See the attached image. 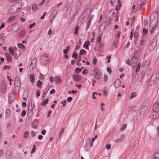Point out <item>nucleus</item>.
I'll return each instance as SVG.
<instances>
[{
	"mask_svg": "<svg viewBox=\"0 0 159 159\" xmlns=\"http://www.w3.org/2000/svg\"><path fill=\"white\" fill-rule=\"evenodd\" d=\"M22 5L20 2L16 3L15 4L13 5L9 8V12L11 14H13L17 11V10L21 8Z\"/></svg>",
	"mask_w": 159,
	"mask_h": 159,
	"instance_id": "obj_1",
	"label": "nucleus"
},
{
	"mask_svg": "<svg viewBox=\"0 0 159 159\" xmlns=\"http://www.w3.org/2000/svg\"><path fill=\"white\" fill-rule=\"evenodd\" d=\"M157 14L156 13H154V14L151 15L150 17V21L149 22V25L150 26H152L153 25H157V23L158 21L157 18Z\"/></svg>",
	"mask_w": 159,
	"mask_h": 159,
	"instance_id": "obj_2",
	"label": "nucleus"
},
{
	"mask_svg": "<svg viewBox=\"0 0 159 159\" xmlns=\"http://www.w3.org/2000/svg\"><path fill=\"white\" fill-rule=\"evenodd\" d=\"M20 83L19 77L17 76L16 77L15 80L14 87L16 92L18 93L20 87Z\"/></svg>",
	"mask_w": 159,
	"mask_h": 159,
	"instance_id": "obj_3",
	"label": "nucleus"
},
{
	"mask_svg": "<svg viewBox=\"0 0 159 159\" xmlns=\"http://www.w3.org/2000/svg\"><path fill=\"white\" fill-rule=\"evenodd\" d=\"M94 77L96 79H99L102 76V75L100 70L98 68H95L93 70Z\"/></svg>",
	"mask_w": 159,
	"mask_h": 159,
	"instance_id": "obj_4",
	"label": "nucleus"
},
{
	"mask_svg": "<svg viewBox=\"0 0 159 159\" xmlns=\"http://www.w3.org/2000/svg\"><path fill=\"white\" fill-rule=\"evenodd\" d=\"M138 53L136 51H135L131 59V65L132 66L134 67L136 65L138 61L137 59Z\"/></svg>",
	"mask_w": 159,
	"mask_h": 159,
	"instance_id": "obj_5",
	"label": "nucleus"
},
{
	"mask_svg": "<svg viewBox=\"0 0 159 159\" xmlns=\"http://www.w3.org/2000/svg\"><path fill=\"white\" fill-rule=\"evenodd\" d=\"M157 45V41L155 39H153L152 43L149 45L148 49L150 51H152Z\"/></svg>",
	"mask_w": 159,
	"mask_h": 159,
	"instance_id": "obj_6",
	"label": "nucleus"
},
{
	"mask_svg": "<svg viewBox=\"0 0 159 159\" xmlns=\"http://www.w3.org/2000/svg\"><path fill=\"white\" fill-rule=\"evenodd\" d=\"M42 62L43 63L49 61L50 59L49 57L45 54H43L41 56Z\"/></svg>",
	"mask_w": 159,
	"mask_h": 159,
	"instance_id": "obj_7",
	"label": "nucleus"
},
{
	"mask_svg": "<svg viewBox=\"0 0 159 159\" xmlns=\"http://www.w3.org/2000/svg\"><path fill=\"white\" fill-rule=\"evenodd\" d=\"M159 116V114L158 112L153 111L151 112L150 117L151 118H152L153 119H157Z\"/></svg>",
	"mask_w": 159,
	"mask_h": 159,
	"instance_id": "obj_8",
	"label": "nucleus"
},
{
	"mask_svg": "<svg viewBox=\"0 0 159 159\" xmlns=\"http://www.w3.org/2000/svg\"><path fill=\"white\" fill-rule=\"evenodd\" d=\"M72 78L73 80L76 82H78L82 79L81 76L77 74H73L72 75Z\"/></svg>",
	"mask_w": 159,
	"mask_h": 159,
	"instance_id": "obj_9",
	"label": "nucleus"
},
{
	"mask_svg": "<svg viewBox=\"0 0 159 159\" xmlns=\"http://www.w3.org/2000/svg\"><path fill=\"white\" fill-rule=\"evenodd\" d=\"M0 89L2 93H5L6 91V86L5 84L2 83L0 86Z\"/></svg>",
	"mask_w": 159,
	"mask_h": 159,
	"instance_id": "obj_10",
	"label": "nucleus"
},
{
	"mask_svg": "<svg viewBox=\"0 0 159 159\" xmlns=\"http://www.w3.org/2000/svg\"><path fill=\"white\" fill-rule=\"evenodd\" d=\"M152 110L153 111L158 112H159V104L157 103H155L152 106Z\"/></svg>",
	"mask_w": 159,
	"mask_h": 159,
	"instance_id": "obj_11",
	"label": "nucleus"
},
{
	"mask_svg": "<svg viewBox=\"0 0 159 159\" xmlns=\"http://www.w3.org/2000/svg\"><path fill=\"white\" fill-rule=\"evenodd\" d=\"M15 99V96L14 94L13 93H11L8 97V102L10 103H11L14 101Z\"/></svg>",
	"mask_w": 159,
	"mask_h": 159,
	"instance_id": "obj_12",
	"label": "nucleus"
},
{
	"mask_svg": "<svg viewBox=\"0 0 159 159\" xmlns=\"http://www.w3.org/2000/svg\"><path fill=\"white\" fill-rule=\"evenodd\" d=\"M148 107L146 106H143L140 109V114L141 115H143L144 114L145 111L147 110Z\"/></svg>",
	"mask_w": 159,
	"mask_h": 159,
	"instance_id": "obj_13",
	"label": "nucleus"
},
{
	"mask_svg": "<svg viewBox=\"0 0 159 159\" xmlns=\"http://www.w3.org/2000/svg\"><path fill=\"white\" fill-rule=\"evenodd\" d=\"M121 85V81L120 80L118 79H116L114 83V86L116 88H118Z\"/></svg>",
	"mask_w": 159,
	"mask_h": 159,
	"instance_id": "obj_14",
	"label": "nucleus"
},
{
	"mask_svg": "<svg viewBox=\"0 0 159 159\" xmlns=\"http://www.w3.org/2000/svg\"><path fill=\"white\" fill-rule=\"evenodd\" d=\"M156 80L151 78L148 83V85L150 86H153L156 84Z\"/></svg>",
	"mask_w": 159,
	"mask_h": 159,
	"instance_id": "obj_15",
	"label": "nucleus"
},
{
	"mask_svg": "<svg viewBox=\"0 0 159 159\" xmlns=\"http://www.w3.org/2000/svg\"><path fill=\"white\" fill-rule=\"evenodd\" d=\"M19 29L18 25L17 24H13L11 26L12 31L15 32L17 31Z\"/></svg>",
	"mask_w": 159,
	"mask_h": 159,
	"instance_id": "obj_16",
	"label": "nucleus"
},
{
	"mask_svg": "<svg viewBox=\"0 0 159 159\" xmlns=\"http://www.w3.org/2000/svg\"><path fill=\"white\" fill-rule=\"evenodd\" d=\"M5 55L6 57L7 60L8 62H11L12 61V58L11 55L8 53L6 52Z\"/></svg>",
	"mask_w": 159,
	"mask_h": 159,
	"instance_id": "obj_17",
	"label": "nucleus"
},
{
	"mask_svg": "<svg viewBox=\"0 0 159 159\" xmlns=\"http://www.w3.org/2000/svg\"><path fill=\"white\" fill-rule=\"evenodd\" d=\"M54 81L56 83L60 84L62 82V80L60 79L59 76H57L55 77Z\"/></svg>",
	"mask_w": 159,
	"mask_h": 159,
	"instance_id": "obj_18",
	"label": "nucleus"
},
{
	"mask_svg": "<svg viewBox=\"0 0 159 159\" xmlns=\"http://www.w3.org/2000/svg\"><path fill=\"white\" fill-rule=\"evenodd\" d=\"M49 90V88L48 86H47L46 89L44 90L43 94L42 96V99H43L47 93L48 92V91Z\"/></svg>",
	"mask_w": 159,
	"mask_h": 159,
	"instance_id": "obj_19",
	"label": "nucleus"
},
{
	"mask_svg": "<svg viewBox=\"0 0 159 159\" xmlns=\"http://www.w3.org/2000/svg\"><path fill=\"white\" fill-rule=\"evenodd\" d=\"M70 49V47L69 46H67L66 49H64L63 50V53L65 54H67V52L69 51Z\"/></svg>",
	"mask_w": 159,
	"mask_h": 159,
	"instance_id": "obj_20",
	"label": "nucleus"
},
{
	"mask_svg": "<svg viewBox=\"0 0 159 159\" xmlns=\"http://www.w3.org/2000/svg\"><path fill=\"white\" fill-rule=\"evenodd\" d=\"M30 80L32 83H33L34 81V75L33 74H31L30 75Z\"/></svg>",
	"mask_w": 159,
	"mask_h": 159,
	"instance_id": "obj_21",
	"label": "nucleus"
},
{
	"mask_svg": "<svg viewBox=\"0 0 159 159\" xmlns=\"http://www.w3.org/2000/svg\"><path fill=\"white\" fill-rule=\"evenodd\" d=\"M5 114L6 115V118H8L10 115V110L9 109L7 108L6 110Z\"/></svg>",
	"mask_w": 159,
	"mask_h": 159,
	"instance_id": "obj_22",
	"label": "nucleus"
},
{
	"mask_svg": "<svg viewBox=\"0 0 159 159\" xmlns=\"http://www.w3.org/2000/svg\"><path fill=\"white\" fill-rule=\"evenodd\" d=\"M57 12V10L56 9H54L52 11V14L53 15V16L52 17V19H53L56 15Z\"/></svg>",
	"mask_w": 159,
	"mask_h": 159,
	"instance_id": "obj_23",
	"label": "nucleus"
},
{
	"mask_svg": "<svg viewBox=\"0 0 159 159\" xmlns=\"http://www.w3.org/2000/svg\"><path fill=\"white\" fill-rule=\"evenodd\" d=\"M90 45V42L89 41H86L84 44L83 47L84 48H87L89 47V46Z\"/></svg>",
	"mask_w": 159,
	"mask_h": 159,
	"instance_id": "obj_24",
	"label": "nucleus"
},
{
	"mask_svg": "<svg viewBox=\"0 0 159 159\" xmlns=\"http://www.w3.org/2000/svg\"><path fill=\"white\" fill-rule=\"evenodd\" d=\"M33 110H28L27 112V116L28 118H30V117L32 115Z\"/></svg>",
	"mask_w": 159,
	"mask_h": 159,
	"instance_id": "obj_25",
	"label": "nucleus"
},
{
	"mask_svg": "<svg viewBox=\"0 0 159 159\" xmlns=\"http://www.w3.org/2000/svg\"><path fill=\"white\" fill-rule=\"evenodd\" d=\"M48 102V99H46L44 100L43 102L41 103V105L44 106L47 104Z\"/></svg>",
	"mask_w": 159,
	"mask_h": 159,
	"instance_id": "obj_26",
	"label": "nucleus"
},
{
	"mask_svg": "<svg viewBox=\"0 0 159 159\" xmlns=\"http://www.w3.org/2000/svg\"><path fill=\"white\" fill-rule=\"evenodd\" d=\"M25 34V32L24 30L21 31L19 34V36L20 37H22L24 36Z\"/></svg>",
	"mask_w": 159,
	"mask_h": 159,
	"instance_id": "obj_27",
	"label": "nucleus"
},
{
	"mask_svg": "<svg viewBox=\"0 0 159 159\" xmlns=\"http://www.w3.org/2000/svg\"><path fill=\"white\" fill-rule=\"evenodd\" d=\"M140 63H138L135 72L136 73L138 72L140 70Z\"/></svg>",
	"mask_w": 159,
	"mask_h": 159,
	"instance_id": "obj_28",
	"label": "nucleus"
},
{
	"mask_svg": "<svg viewBox=\"0 0 159 159\" xmlns=\"http://www.w3.org/2000/svg\"><path fill=\"white\" fill-rule=\"evenodd\" d=\"M16 17L15 16H12L8 19V21L9 22H11L12 20L15 19Z\"/></svg>",
	"mask_w": 159,
	"mask_h": 159,
	"instance_id": "obj_29",
	"label": "nucleus"
},
{
	"mask_svg": "<svg viewBox=\"0 0 159 159\" xmlns=\"http://www.w3.org/2000/svg\"><path fill=\"white\" fill-rule=\"evenodd\" d=\"M154 158L153 159H159V153H155L154 155Z\"/></svg>",
	"mask_w": 159,
	"mask_h": 159,
	"instance_id": "obj_30",
	"label": "nucleus"
},
{
	"mask_svg": "<svg viewBox=\"0 0 159 159\" xmlns=\"http://www.w3.org/2000/svg\"><path fill=\"white\" fill-rule=\"evenodd\" d=\"M37 59L35 58L33 60L31 61L30 66H31L33 64H36Z\"/></svg>",
	"mask_w": 159,
	"mask_h": 159,
	"instance_id": "obj_31",
	"label": "nucleus"
},
{
	"mask_svg": "<svg viewBox=\"0 0 159 159\" xmlns=\"http://www.w3.org/2000/svg\"><path fill=\"white\" fill-rule=\"evenodd\" d=\"M74 59H76L77 58V53L76 52H74L71 56Z\"/></svg>",
	"mask_w": 159,
	"mask_h": 159,
	"instance_id": "obj_32",
	"label": "nucleus"
},
{
	"mask_svg": "<svg viewBox=\"0 0 159 159\" xmlns=\"http://www.w3.org/2000/svg\"><path fill=\"white\" fill-rule=\"evenodd\" d=\"M151 78L155 79V80H156L157 79V73H155L153 74L152 75V76Z\"/></svg>",
	"mask_w": 159,
	"mask_h": 159,
	"instance_id": "obj_33",
	"label": "nucleus"
},
{
	"mask_svg": "<svg viewBox=\"0 0 159 159\" xmlns=\"http://www.w3.org/2000/svg\"><path fill=\"white\" fill-rule=\"evenodd\" d=\"M17 46L19 48L23 49L25 48L24 45L21 43H17Z\"/></svg>",
	"mask_w": 159,
	"mask_h": 159,
	"instance_id": "obj_34",
	"label": "nucleus"
},
{
	"mask_svg": "<svg viewBox=\"0 0 159 159\" xmlns=\"http://www.w3.org/2000/svg\"><path fill=\"white\" fill-rule=\"evenodd\" d=\"M29 134V132L28 131H25L23 135V137L25 139L27 138L28 137Z\"/></svg>",
	"mask_w": 159,
	"mask_h": 159,
	"instance_id": "obj_35",
	"label": "nucleus"
},
{
	"mask_svg": "<svg viewBox=\"0 0 159 159\" xmlns=\"http://www.w3.org/2000/svg\"><path fill=\"white\" fill-rule=\"evenodd\" d=\"M81 60V57L80 56H79V60L77 62V65L79 66H80L81 65V64L80 63V61Z\"/></svg>",
	"mask_w": 159,
	"mask_h": 159,
	"instance_id": "obj_36",
	"label": "nucleus"
},
{
	"mask_svg": "<svg viewBox=\"0 0 159 159\" xmlns=\"http://www.w3.org/2000/svg\"><path fill=\"white\" fill-rule=\"evenodd\" d=\"M81 68L78 67H77L75 70V72L76 73H79L80 72H81Z\"/></svg>",
	"mask_w": 159,
	"mask_h": 159,
	"instance_id": "obj_37",
	"label": "nucleus"
},
{
	"mask_svg": "<svg viewBox=\"0 0 159 159\" xmlns=\"http://www.w3.org/2000/svg\"><path fill=\"white\" fill-rule=\"evenodd\" d=\"M79 27L78 26H76L75 29L74 34L75 35H76L78 34V32L79 30Z\"/></svg>",
	"mask_w": 159,
	"mask_h": 159,
	"instance_id": "obj_38",
	"label": "nucleus"
},
{
	"mask_svg": "<svg viewBox=\"0 0 159 159\" xmlns=\"http://www.w3.org/2000/svg\"><path fill=\"white\" fill-rule=\"evenodd\" d=\"M9 53L12 55H13L14 54V52L13 49L12 48H9Z\"/></svg>",
	"mask_w": 159,
	"mask_h": 159,
	"instance_id": "obj_39",
	"label": "nucleus"
},
{
	"mask_svg": "<svg viewBox=\"0 0 159 159\" xmlns=\"http://www.w3.org/2000/svg\"><path fill=\"white\" fill-rule=\"evenodd\" d=\"M136 95V93L135 92H134L131 94V95L130 96V99H132L135 97Z\"/></svg>",
	"mask_w": 159,
	"mask_h": 159,
	"instance_id": "obj_40",
	"label": "nucleus"
},
{
	"mask_svg": "<svg viewBox=\"0 0 159 159\" xmlns=\"http://www.w3.org/2000/svg\"><path fill=\"white\" fill-rule=\"evenodd\" d=\"M86 52V51L84 49H82L81 50L79 54V56H80L81 55L84 54L85 52Z\"/></svg>",
	"mask_w": 159,
	"mask_h": 159,
	"instance_id": "obj_41",
	"label": "nucleus"
},
{
	"mask_svg": "<svg viewBox=\"0 0 159 159\" xmlns=\"http://www.w3.org/2000/svg\"><path fill=\"white\" fill-rule=\"evenodd\" d=\"M148 32V30L145 28L143 29V34L145 35L147 34Z\"/></svg>",
	"mask_w": 159,
	"mask_h": 159,
	"instance_id": "obj_42",
	"label": "nucleus"
},
{
	"mask_svg": "<svg viewBox=\"0 0 159 159\" xmlns=\"http://www.w3.org/2000/svg\"><path fill=\"white\" fill-rule=\"evenodd\" d=\"M97 60L96 59V57H95L93 60V64L94 65H95L97 63Z\"/></svg>",
	"mask_w": 159,
	"mask_h": 159,
	"instance_id": "obj_43",
	"label": "nucleus"
},
{
	"mask_svg": "<svg viewBox=\"0 0 159 159\" xmlns=\"http://www.w3.org/2000/svg\"><path fill=\"white\" fill-rule=\"evenodd\" d=\"M139 108L137 106H133L132 107V110L134 111H135L136 110H138Z\"/></svg>",
	"mask_w": 159,
	"mask_h": 159,
	"instance_id": "obj_44",
	"label": "nucleus"
},
{
	"mask_svg": "<svg viewBox=\"0 0 159 159\" xmlns=\"http://www.w3.org/2000/svg\"><path fill=\"white\" fill-rule=\"evenodd\" d=\"M37 5L36 4H33L32 5V9L34 10H36Z\"/></svg>",
	"mask_w": 159,
	"mask_h": 159,
	"instance_id": "obj_45",
	"label": "nucleus"
},
{
	"mask_svg": "<svg viewBox=\"0 0 159 159\" xmlns=\"http://www.w3.org/2000/svg\"><path fill=\"white\" fill-rule=\"evenodd\" d=\"M107 62L108 63H110L111 61L110 58H111V56H107Z\"/></svg>",
	"mask_w": 159,
	"mask_h": 159,
	"instance_id": "obj_46",
	"label": "nucleus"
},
{
	"mask_svg": "<svg viewBox=\"0 0 159 159\" xmlns=\"http://www.w3.org/2000/svg\"><path fill=\"white\" fill-rule=\"evenodd\" d=\"M11 68V67L10 66L5 65L3 67V69L5 70H6L7 69L8 70H10Z\"/></svg>",
	"mask_w": 159,
	"mask_h": 159,
	"instance_id": "obj_47",
	"label": "nucleus"
},
{
	"mask_svg": "<svg viewBox=\"0 0 159 159\" xmlns=\"http://www.w3.org/2000/svg\"><path fill=\"white\" fill-rule=\"evenodd\" d=\"M156 26H157L156 24H155V25H153V27H152V28L151 30V33H152L154 32V31L155 29V28L156 27Z\"/></svg>",
	"mask_w": 159,
	"mask_h": 159,
	"instance_id": "obj_48",
	"label": "nucleus"
},
{
	"mask_svg": "<svg viewBox=\"0 0 159 159\" xmlns=\"http://www.w3.org/2000/svg\"><path fill=\"white\" fill-rule=\"evenodd\" d=\"M39 78L41 80H43L44 79V76L41 73H40L39 75Z\"/></svg>",
	"mask_w": 159,
	"mask_h": 159,
	"instance_id": "obj_49",
	"label": "nucleus"
},
{
	"mask_svg": "<svg viewBox=\"0 0 159 159\" xmlns=\"http://www.w3.org/2000/svg\"><path fill=\"white\" fill-rule=\"evenodd\" d=\"M127 125L126 124L123 125L122 127L120 128V130L121 131L124 130L126 127Z\"/></svg>",
	"mask_w": 159,
	"mask_h": 159,
	"instance_id": "obj_50",
	"label": "nucleus"
},
{
	"mask_svg": "<svg viewBox=\"0 0 159 159\" xmlns=\"http://www.w3.org/2000/svg\"><path fill=\"white\" fill-rule=\"evenodd\" d=\"M102 37L101 36H98L97 38V43H99L101 41Z\"/></svg>",
	"mask_w": 159,
	"mask_h": 159,
	"instance_id": "obj_51",
	"label": "nucleus"
},
{
	"mask_svg": "<svg viewBox=\"0 0 159 159\" xmlns=\"http://www.w3.org/2000/svg\"><path fill=\"white\" fill-rule=\"evenodd\" d=\"M107 71L109 73L111 74L112 72L111 68L110 67H107Z\"/></svg>",
	"mask_w": 159,
	"mask_h": 159,
	"instance_id": "obj_52",
	"label": "nucleus"
},
{
	"mask_svg": "<svg viewBox=\"0 0 159 159\" xmlns=\"http://www.w3.org/2000/svg\"><path fill=\"white\" fill-rule=\"evenodd\" d=\"M88 73V70L85 69L82 72V73L83 74V75H85V74H86Z\"/></svg>",
	"mask_w": 159,
	"mask_h": 159,
	"instance_id": "obj_53",
	"label": "nucleus"
},
{
	"mask_svg": "<svg viewBox=\"0 0 159 159\" xmlns=\"http://www.w3.org/2000/svg\"><path fill=\"white\" fill-rule=\"evenodd\" d=\"M139 35L138 32H135L134 34V37L135 39H137Z\"/></svg>",
	"mask_w": 159,
	"mask_h": 159,
	"instance_id": "obj_54",
	"label": "nucleus"
},
{
	"mask_svg": "<svg viewBox=\"0 0 159 159\" xmlns=\"http://www.w3.org/2000/svg\"><path fill=\"white\" fill-rule=\"evenodd\" d=\"M98 94V93L96 92H93V93L92 98L93 99H96V97L95 96V94Z\"/></svg>",
	"mask_w": 159,
	"mask_h": 159,
	"instance_id": "obj_55",
	"label": "nucleus"
},
{
	"mask_svg": "<svg viewBox=\"0 0 159 159\" xmlns=\"http://www.w3.org/2000/svg\"><path fill=\"white\" fill-rule=\"evenodd\" d=\"M72 99H73V98H72V97H68L67 99V101L68 102H70L72 100Z\"/></svg>",
	"mask_w": 159,
	"mask_h": 159,
	"instance_id": "obj_56",
	"label": "nucleus"
},
{
	"mask_svg": "<svg viewBox=\"0 0 159 159\" xmlns=\"http://www.w3.org/2000/svg\"><path fill=\"white\" fill-rule=\"evenodd\" d=\"M122 141V139L121 138H119L115 140V142L116 143L120 142Z\"/></svg>",
	"mask_w": 159,
	"mask_h": 159,
	"instance_id": "obj_57",
	"label": "nucleus"
},
{
	"mask_svg": "<svg viewBox=\"0 0 159 159\" xmlns=\"http://www.w3.org/2000/svg\"><path fill=\"white\" fill-rule=\"evenodd\" d=\"M41 84V82L40 80H38L36 84L37 86H40Z\"/></svg>",
	"mask_w": 159,
	"mask_h": 159,
	"instance_id": "obj_58",
	"label": "nucleus"
},
{
	"mask_svg": "<svg viewBox=\"0 0 159 159\" xmlns=\"http://www.w3.org/2000/svg\"><path fill=\"white\" fill-rule=\"evenodd\" d=\"M26 114V112L25 110H23L21 112V116H24Z\"/></svg>",
	"mask_w": 159,
	"mask_h": 159,
	"instance_id": "obj_59",
	"label": "nucleus"
},
{
	"mask_svg": "<svg viewBox=\"0 0 159 159\" xmlns=\"http://www.w3.org/2000/svg\"><path fill=\"white\" fill-rule=\"evenodd\" d=\"M55 92V90L53 89H52L49 92V93L50 94H52L54 93Z\"/></svg>",
	"mask_w": 159,
	"mask_h": 159,
	"instance_id": "obj_60",
	"label": "nucleus"
},
{
	"mask_svg": "<svg viewBox=\"0 0 159 159\" xmlns=\"http://www.w3.org/2000/svg\"><path fill=\"white\" fill-rule=\"evenodd\" d=\"M106 147L107 149L109 150L111 149V146L110 144H107L106 145Z\"/></svg>",
	"mask_w": 159,
	"mask_h": 159,
	"instance_id": "obj_61",
	"label": "nucleus"
},
{
	"mask_svg": "<svg viewBox=\"0 0 159 159\" xmlns=\"http://www.w3.org/2000/svg\"><path fill=\"white\" fill-rule=\"evenodd\" d=\"M103 93L104 94V96L106 97H107L108 95V94H107V91L105 90H104L103 91Z\"/></svg>",
	"mask_w": 159,
	"mask_h": 159,
	"instance_id": "obj_62",
	"label": "nucleus"
},
{
	"mask_svg": "<svg viewBox=\"0 0 159 159\" xmlns=\"http://www.w3.org/2000/svg\"><path fill=\"white\" fill-rule=\"evenodd\" d=\"M144 24L145 25H147L148 24V21L147 20L145 19L144 21Z\"/></svg>",
	"mask_w": 159,
	"mask_h": 159,
	"instance_id": "obj_63",
	"label": "nucleus"
},
{
	"mask_svg": "<svg viewBox=\"0 0 159 159\" xmlns=\"http://www.w3.org/2000/svg\"><path fill=\"white\" fill-rule=\"evenodd\" d=\"M36 134L35 132H34L33 131H31V136L33 137H34L35 136Z\"/></svg>",
	"mask_w": 159,
	"mask_h": 159,
	"instance_id": "obj_64",
	"label": "nucleus"
}]
</instances>
